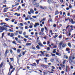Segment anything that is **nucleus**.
Here are the masks:
<instances>
[{
	"instance_id": "1",
	"label": "nucleus",
	"mask_w": 75,
	"mask_h": 75,
	"mask_svg": "<svg viewBox=\"0 0 75 75\" xmlns=\"http://www.w3.org/2000/svg\"><path fill=\"white\" fill-rule=\"evenodd\" d=\"M59 50H61V47H62H62L63 48H64L66 46V44L65 43H64V42L63 41H61L59 43Z\"/></svg>"
},
{
	"instance_id": "2",
	"label": "nucleus",
	"mask_w": 75,
	"mask_h": 75,
	"mask_svg": "<svg viewBox=\"0 0 75 75\" xmlns=\"http://www.w3.org/2000/svg\"><path fill=\"white\" fill-rule=\"evenodd\" d=\"M75 59V57L74 56H70L69 58V63L71 64L73 62L74 59Z\"/></svg>"
},
{
	"instance_id": "3",
	"label": "nucleus",
	"mask_w": 75,
	"mask_h": 75,
	"mask_svg": "<svg viewBox=\"0 0 75 75\" xmlns=\"http://www.w3.org/2000/svg\"><path fill=\"white\" fill-rule=\"evenodd\" d=\"M69 21H70V22L71 23V24H75V21H73V19L71 18L69 19Z\"/></svg>"
},
{
	"instance_id": "4",
	"label": "nucleus",
	"mask_w": 75,
	"mask_h": 75,
	"mask_svg": "<svg viewBox=\"0 0 75 75\" xmlns=\"http://www.w3.org/2000/svg\"><path fill=\"white\" fill-rule=\"evenodd\" d=\"M4 28H3L1 26H0V33H1V32H3L4 30Z\"/></svg>"
},
{
	"instance_id": "5",
	"label": "nucleus",
	"mask_w": 75,
	"mask_h": 75,
	"mask_svg": "<svg viewBox=\"0 0 75 75\" xmlns=\"http://www.w3.org/2000/svg\"><path fill=\"white\" fill-rule=\"evenodd\" d=\"M38 25H40V24L38 23H35V25H34V27L35 28L36 27H37Z\"/></svg>"
},
{
	"instance_id": "6",
	"label": "nucleus",
	"mask_w": 75,
	"mask_h": 75,
	"mask_svg": "<svg viewBox=\"0 0 75 75\" xmlns=\"http://www.w3.org/2000/svg\"><path fill=\"white\" fill-rule=\"evenodd\" d=\"M39 35H45V34L44 33L40 32L39 33Z\"/></svg>"
},
{
	"instance_id": "7",
	"label": "nucleus",
	"mask_w": 75,
	"mask_h": 75,
	"mask_svg": "<svg viewBox=\"0 0 75 75\" xmlns=\"http://www.w3.org/2000/svg\"><path fill=\"white\" fill-rule=\"evenodd\" d=\"M30 65H31L33 67H36V63H34L33 64H31Z\"/></svg>"
},
{
	"instance_id": "8",
	"label": "nucleus",
	"mask_w": 75,
	"mask_h": 75,
	"mask_svg": "<svg viewBox=\"0 0 75 75\" xmlns=\"http://www.w3.org/2000/svg\"><path fill=\"white\" fill-rule=\"evenodd\" d=\"M38 44L40 47H43V45L41 42H39Z\"/></svg>"
},
{
	"instance_id": "9",
	"label": "nucleus",
	"mask_w": 75,
	"mask_h": 75,
	"mask_svg": "<svg viewBox=\"0 0 75 75\" xmlns=\"http://www.w3.org/2000/svg\"><path fill=\"white\" fill-rule=\"evenodd\" d=\"M35 5H36V7H39V6H40V4L38 3H36Z\"/></svg>"
},
{
	"instance_id": "10",
	"label": "nucleus",
	"mask_w": 75,
	"mask_h": 75,
	"mask_svg": "<svg viewBox=\"0 0 75 75\" xmlns=\"http://www.w3.org/2000/svg\"><path fill=\"white\" fill-rule=\"evenodd\" d=\"M14 33H11V34L10 37H14Z\"/></svg>"
},
{
	"instance_id": "11",
	"label": "nucleus",
	"mask_w": 75,
	"mask_h": 75,
	"mask_svg": "<svg viewBox=\"0 0 75 75\" xmlns=\"http://www.w3.org/2000/svg\"><path fill=\"white\" fill-rule=\"evenodd\" d=\"M8 50H6L5 52V55H7V53H8Z\"/></svg>"
},
{
	"instance_id": "12",
	"label": "nucleus",
	"mask_w": 75,
	"mask_h": 75,
	"mask_svg": "<svg viewBox=\"0 0 75 75\" xmlns=\"http://www.w3.org/2000/svg\"><path fill=\"white\" fill-rule=\"evenodd\" d=\"M67 45L69 47H71V44L70 42H68L67 44Z\"/></svg>"
},
{
	"instance_id": "13",
	"label": "nucleus",
	"mask_w": 75,
	"mask_h": 75,
	"mask_svg": "<svg viewBox=\"0 0 75 75\" xmlns=\"http://www.w3.org/2000/svg\"><path fill=\"white\" fill-rule=\"evenodd\" d=\"M33 4L34 5H35L36 4V3L35 2V0H33Z\"/></svg>"
},
{
	"instance_id": "14",
	"label": "nucleus",
	"mask_w": 75,
	"mask_h": 75,
	"mask_svg": "<svg viewBox=\"0 0 75 75\" xmlns=\"http://www.w3.org/2000/svg\"><path fill=\"white\" fill-rule=\"evenodd\" d=\"M30 11L31 13H33V14H34V10H33V9H31L30 10Z\"/></svg>"
},
{
	"instance_id": "15",
	"label": "nucleus",
	"mask_w": 75,
	"mask_h": 75,
	"mask_svg": "<svg viewBox=\"0 0 75 75\" xmlns=\"http://www.w3.org/2000/svg\"><path fill=\"white\" fill-rule=\"evenodd\" d=\"M60 65L61 66V67H65V65L63 64H60Z\"/></svg>"
},
{
	"instance_id": "16",
	"label": "nucleus",
	"mask_w": 75,
	"mask_h": 75,
	"mask_svg": "<svg viewBox=\"0 0 75 75\" xmlns=\"http://www.w3.org/2000/svg\"><path fill=\"white\" fill-rule=\"evenodd\" d=\"M26 45L27 46H28V45H31V43H27L26 44Z\"/></svg>"
},
{
	"instance_id": "17",
	"label": "nucleus",
	"mask_w": 75,
	"mask_h": 75,
	"mask_svg": "<svg viewBox=\"0 0 75 75\" xmlns=\"http://www.w3.org/2000/svg\"><path fill=\"white\" fill-rule=\"evenodd\" d=\"M36 48H37L38 50H40V46H39V45H37Z\"/></svg>"
},
{
	"instance_id": "18",
	"label": "nucleus",
	"mask_w": 75,
	"mask_h": 75,
	"mask_svg": "<svg viewBox=\"0 0 75 75\" xmlns=\"http://www.w3.org/2000/svg\"><path fill=\"white\" fill-rule=\"evenodd\" d=\"M6 23L4 22H2L0 23L1 25H6Z\"/></svg>"
},
{
	"instance_id": "19",
	"label": "nucleus",
	"mask_w": 75,
	"mask_h": 75,
	"mask_svg": "<svg viewBox=\"0 0 75 75\" xmlns=\"http://www.w3.org/2000/svg\"><path fill=\"white\" fill-rule=\"evenodd\" d=\"M58 13H59V12H58V10H56L55 13V15H57Z\"/></svg>"
},
{
	"instance_id": "20",
	"label": "nucleus",
	"mask_w": 75,
	"mask_h": 75,
	"mask_svg": "<svg viewBox=\"0 0 75 75\" xmlns=\"http://www.w3.org/2000/svg\"><path fill=\"white\" fill-rule=\"evenodd\" d=\"M56 50H57V49H54L53 50V54H55V52H56Z\"/></svg>"
},
{
	"instance_id": "21",
	"label": "nucleus",
	"mask_w": 75,
	"mask_h": 75,
	"mask_svg": "<svg viewBox=\"0 0 75 75\" xmlns=\"http://www.w3.org/2000/svg\"><path fill=\"white\" fill-rule=\"evenodd\" d=\"M54 61V59H52L50 60V61L52 62H53Z\"/></svg>"
},
{
	"instance_id": "22",
	"label": "nucleus",
	"mask_w": 75,
	"mask_h": 75,
	"mask_svg": "<svg viewBox=\"0 0 75 75\" xmlns=\"http://www.w3.org/2000/svg\"><path fill=\"white\" fill-rule=\"evenodd\" d=\"M19 27L20 29H21V30H24L23 27H22V26H19Z\"/></svg>"
},
{
	"instance_id": "23",
	"label": "nucleus",
	"mask_w": 75,
	"mask_h": 75,
	"mask_svg": "<svg viewBox=\"0 0 75 75\" xmlns=\"http://www.w3.org/2000/svg\"><path fill=\"white\" fill-rule=\"evenodd\" d=\"M44 28H42L41 29V32H42V33H43V32H44Z\"/></svg>"
},
{
	"instance_id": "24",
	"label": "nucleus",
	"mask_w": 75,
	"mask_h": 75,
	"mask_svg": "<svg viewBox=\"0 0 75 75\" xmlns=\"http://www.w3.org/2000/svg\"><path fill=\"white\" fill-rule=\"evenodd\" d=\"M39 7L41 8V9H43V8H44V7L42 6H41V5H40L39 6Z\"/></svg>"
},
{
	"instance_id": "25",
	"label": "nucleus",
	"mask_w": 75,
	"mask_h": 75,
	"mask_svg": "<svg viewBox=\"0 0 75 75\" xmlns=\"http://www.w3.org/2000/svg\"><path fill=\"white\" fill-rule=\"evenodd\" d=\"M13 66L12 65H11L10 66V69H9V71H10V69H13Z\"/></svg>"
},
{
	"instance_id": "26",
	"label": "nucleus",
	"mask_w": 75,
	"mask_h": 75,
	"mask_svg": "<svg viewBox=\"0 0 75 75\" xmlns=\"http://www.w3.org/2000/svg\"><path fill=\"white\" fill-rule=\"evenodd\" d=\"M48 2L49 3V4H51L52 3L51 1V0H48Z\"/></svg>"
},
{
	"instance_id": "27",
	"label": "nucleus",
	"mask_w": 75,
	"mask_h": 75,
	"mask_svg": "<svg viewBox=\"0 0 75 75\" xmlns=\"http://www.w3.org/2000/svg\"><path fill=\"white\" fill-rule=\"evenodd\" d=\"M8 31H9V32H13V30L11 29H8Z\"/></svg>"
},
{
	"instance_id": "28",
	"label": "nucleus",
	"mask_w": 75,
	"mask_h": 75,
	"mask_svg": "<svg viewBox=\"0 0 75 75\" xmlns=\"http://www.w3.org/2000/svg\"><path fill=\"white\" fill-rule=\"evenodd\" d=\"M30 20L31 21H35V20L34 19H33V18H31Z\"/></svg>"
},
{
	"instance_id": "29",
	"label": "nucleus",
	"mask_w": 75,
	"mask_h": 75,
	"mask_svg": "<svg viewBox=\"0 0 75 75\" xmlns=\"http://www.w3.org/2000/svg\"><path fill=\"white\" fill-rule=\"evenodd\" d=\"M3 28H4V30H6V31H7V28H4V27H3Z\"/></svg>"
},
{
	"instance_id": "30",
	"label": "nucleus",
	"mask_w": 75,
	"mask_h": 75,
	"mask_svg": "<svg viewBox=\"0 0 75 75\" xmlns=\"http://www.w3.org/2000/svg\"><path fill=\"white\" fill-rule=\"evenodd\" d=\"M20 51H21V50H20V49H18L17 50V52L18 53L20 52Z\"/></svg>"
},
{
	"instance_id": "31",
	"label": "nucleus",
	"mask_w": 75,
	"mask_h": 75,
	"mask_svg": "<svg viewBox=\"0 0 75 75\" xmlns=\"http://www.w3.org/2000/svg\"><path fill=\"white\" fill-rule=\"evenodd\" d=\"M67 61V60H64L63 62V64H65V62Z\"/></svg>"
},
{
	"instance_id": "32",
	"label": "nucleus",
	"mask_w": 75,
	"mask_h": 75,
	"mask_svg": "<svg viewBox=\"0 0 75 75\" xmlns=\"http://www.w3.org/2000/svg\"><path fill=\"white\" fill-rule=\"evenodd\" d=\"M15 70V68H14L12 70L11 74L13 72H14V70Z\"/></svg>"
},
{
	"instance_id": "33",
	"label": "nucleus",
	"mask_w": 75,
	"mask_h": 75,
	"mask_svg": "<svg viewBox=\"0 0 75 75\" xmlns=\"http://www.w3.org/2000/svg\"><path fill=\"white\" fill-rule=\"evenodd\" d=\"M40 60H36V62L37 63V64H38Z\"/></svg>"
},
{
	"instance_id": "34",
	"label": "nucleus",
	"mask_w": 75,
	"mask_h": 75,
	"mask_svg": "<svg viewBox=\"0 0 75 75\" xmlns=\"http://www.w3.org/2000/svg\"><path fill=\"white\" fill-rule=\"evenodd\" d=\"M27 17H29V18L30 19L31 18V15H28L27 16Z\"/></svg>"
},
{
	"instance_id": "35",
	"label": "nucleus",
	"mask_w": 75,
	"mask_h": 75,
	"mask_svg": "<svg viewBox=\"0 0 75 75\" xmlns=\"http://www.w3.org/2000/svg\"><path fill=\"white\" fill-rule=\"evenodd\" d=\"M19 25L20 26H23V23H21L19 24Z\"/></svg>"
},
{
	"instance_id": "36",
	"label": "nucleus",
	"mask_w": 75,
	"mask_h": 75,
	"mask_svg": "<svg viewBox=\"0 0 75 75\" xmlns=\"http://www.w3.org/2000/svg\"><path fill=\"white\" fill-rule=\"evenodd\" d=\"M3 66V63H2L0 65V68H1Z\"/></svg>"
},
{
	"instance_id": "37",
	"label": "nucleus",
	"mask_w": 75,
	"mask_h": 75,
	"mask_svg": "<svg viewBox=\"0 0 75 75\" xmlns=\"http://www.w3.org/2000/svg\"><path fill=\"white\" fill-rule=\"evenodd\" d=\"M20 8H21V6H18V8H17V10H20Z\"/></svg>"
},
{
	"instance_id": "38",
	"label": "nucleus",
	"mask_w": 75,
	"mask_h": 75,
	"mask_svg": "<svg viewBox=\"0 0 75 75\" xmlns=\"http://www.w3.org/2000/svg\"><path fill=\"white\" fill-rule=\"evenodd\" d=\"M19 34H22V31L18 32Z\"/></svg>"
},
{
	"instance_id": "39",
	"label": "nucleus",
	"mask_w": 75,
	"mask_h": 75,
	"mask_svg": "<svg viewBox=\"0 0 75 75\" xmlns=\"http://www.w3.org/2000/svg\"><path fill=\"white\" fill-rule=\"evenodd\" d=\"M66 50L67 51H69V48H67L66 49Z\"/></svg>"
},
{
	"instance_id": "40",
	"label": "nucleus",
	"mask_w": 75,
	"mask_h": 75,
	"mask_svg": "<svg viewBox=\"0 0 75 75\" xmlns=\"http://www.w3.org/2000/svg\"><path fill=\"white\" fill-rule=\"evenodd\" d=\"M12 43H13V44H16V41H13V42H12Z\"/></svg>"
},
{
	"instance_id": "41",
	"label": "nucleus",
	"mask_w": 75,
	"mask_h": 75,
	"mask_svg": "<svg viewBox=\"0 0 75 75\" xmlns=\"http://www.w3.org/2000/svg\"><path fill=\"white\" fill-rule=\"evenodd\" d=\"M17 41L19 43V44H21V40L18 41Z\"/></svg>"
},
{
	"instance_id": "42",
	"label": "nucleus",
	"mask_w": 75,
	"mask_h": 75,
	"mask_svg": "<svg viewBox=\"0 0 75 75\" xmlns=\"http://www.w3.org/2000/svg\"><path fill=\"white\" fill-rule=\"evenodd\" d=\"M66 71L68 72V66H66Z\"/></svg>"
},
{
	"instance_id": "43",
	"label": "nucleus",
	"mask_w": 75,
	"mask_h": 75,
	"mask_svg": "<svg viewBox=\"0 0 75 75\" xmlns=\"http://www.w3.org/2000/svg\"><path fill=\"white\" fill-rule=\"evenodd\" d=\"M32 48L33 49V50H35V47H34L33 46H32Z\"/></svg>"
},
{
	"instance_id": "44",
	"label": "nucleus",
	"mask_w": 75,
	"mask_h": 75,
	"mask_svg": "<svg viewBox=\"0 0 75 75\" xmlns=\"http://www.w3.org/2000/svg\"><path fill=\"white\" fill-rule=\"evenodd\" d=\"M47 7L45 6L44 7H43V10H45V9H47Z\"/></svg>"
},
{
	"instance_id": "45",
	"label": "nucleus",
	"mask_w": 75,
	"mask_h": 75,
	"mask_svg": "<svg viewBox=\"0 0 75 75\" xmlns=\"http://www.w3.org/2000/svg\"><path fill=\"white\" fill-rule=\"evenodd\" d=\"M47 50H48V51L50 50V48L49 47H48L47 48Z\"/></svg>"
},
{
	"instance_id": "46",
	"label": "nucleus",
	"mask_w": 75,
	"mask_h": 75,
	"mask_svg": "<svg viewBox=\"0 0 75 75\" xmlns=\"http://www.w3.org/2000/svg\"><path fill=\"white\" fill-rule=\"evenodd\" d=\"M29 20V19H28V18H27V17H26L25 18V20L26 21V20Z\"/></svg>"
},
{
	"instance_id": "47",
	"label": "nucleus",
	"mask_w": 75,
	"mask_h": 75,
	"mask_svg": "<svg viewBox=\"0 0 75 75\" xmlns=\"http://www.w3.org/2000/svg\"><path fill=\"white\" fill-rule=\"evenodd\" d=\"M17 17H18V16H20V13H17Z\"/></svg>"
},
{
	"instance_id": "48",
	"label": "nucleus",
	"mask_w": 75,
	"mask_h": 75,
	"mask_svg": "<svg viewBox=\"0 0 75 75\" xmlns=\"http://www.w3.org/2000/svg\"><path fill=\"white\" fill-rule=\"evenodd\" d=\"M29 28H33V25H30L29 26Z\"/></svg>"
},
{
	"instance_id": "49",
	"label": "nucleus",
	"mask_w": 75,
	"mask_h": 75,
	"mask_svg": "<svg viewBox=\"0 0 75 75\" xmlns=\"http://www.w3.org/2000/svg\"><path fill=\"white\" fill-rule=\"evenodd\" d=\"M24 37L25 38H28V35H25Z\"/></svg>"
},
{
	"instance_id": "50",
	"label": "nucleus",
	"mask_w": 75,
	"mask_h": 75,
	"mask_svg": "<svg viewBox=\"0 0 75 75\" xmlns=\"http://www.w3.org/2000/svg\"><path fill=\"white\" fill-rule=\"evenodd\" d=\"M57 37H58V35H57L54 36V38H57Z\"/></svg>"
},
{
	"instance_id": "51",
	"label": "nucleus",
	"mask_w": 75,
	"mask_h": 75,
	"mask_svg": "<svg viewBox=\"0 0 75 75\" xmlns=\"http://www.w3.org/2000/svg\"><path fill=\"white\" fill-rule=\"evenodd\" d=\"M25 29H27V28H28V26H25Z\"/></svg>"
},
{
	"instance_id": "52",
	"label": "nucleus",
	"mask_w": 75,
	"mask_h": 75,
	"mask_svg": "<svg viewBox=\"0 0 75 75\" xmlns=\"http://www.w3.org/2000/svg\"><path fill=\"white\" fill-rule=\"evenodd\" d=\"M54 6H55V7H57V8L58 7V5L57 4H55Z\"/></svg>"
},
{
	"instance_id": "53",
	"label": "nucleus",
	"mask_w": 75,
	"mask_h": 75,
	"mask_svg": "<svg viewBox=\"0 0 75 75\" xmlns=\"http://www.w3.org/2000/svg\"><path fill=\"white\" fill-rule=\"evenodd\" d=\"M61 3H63L64 2V1L63 0H59Z\"/></svg>"
},
{
	"instance_id": "54",
	"label": "nucleus",
	"mask_w": 75,
	"mask_h": 75,
	"mask_svg": "<svg viewBox=\"0 0 75 75\" xmlns=\"http://www.w3.org/2000/svg\"><path fill=\"white\" fill-rule=\"evenodd\" d=\"M27 39L25 38L24 39V41L25 42H26L27 41Z\"/></svg>"
},
{
	"instance_id": "55",
	"label": "nucleus",
	"mask_w": 75,
	"mask_h": 75,
	"mask_svg": "<svg viewBox=\"0 0 75 75\" xmlns=\"http://www.w3.org/2000/svg\"><path fill=\"white\" fill-rule=\"evenodd\" d=\"M40 52H41L42 54V55H44V54L43 52H42V51H40Z\"/></svg>"
},
{
	"instance_id": "56",
	"label": "nucleus",
	"mask_w": 75,
	"mask_h": 75,
	"mask_svg": "<svg viewBox=\"0 0 75 75\" xmlns=\"http://www.w3.org/2000/svg\"><path fill=\"white\" fill-rule=\"evenodd\" d=\"M50 20L51 21V22H52V19H50L48 20V21H49Z\"/></svg>"
},
{
	"instance_id": "57",
	"label": "nucleus",
	"mask_w": 75,
	"mask_h": 75,
	"mask_svg": "<svg viewBox=\"0 0 75 75\" xmlns=\"http://www.w3.org/2000/svg\"><path fill=\"white\" fill-rule=\"evenodd\" d=\"M32 17H33V18H37V17L35 16H33Z\"/></svg>"
},
{
	"instance_id": "58",
	"label": "nucleus",
	"mask_w": 75,
	"mask_h": 75,
	"mask_svg": "<svg viewBox=\"0 0 75 75\" xmlns=\"http://www.w3.org/2000/svg\"><path fill=\"white\" fill-rule=\"evenodd\" d=\"M10 52H11V53H13V50H12L10 49Z\"/></svg>"
},
{
	"instance_id": "59",
	"label": "nucleus",
	"mask_w": 75,
	"mask_h": 75,
	"mask_svg": "<svg viewBox=\"0 0 75 75\" xmlns=\"http://www.w3.org/2000/svg\"><path fill=\"white\" fill-rule=\"evenodd\" d=\"M28 14H29V15H30L31 14V12H30L28 11Z\"/></svg>"
},
{
	"instance_id": "60",
	"label": "nucleus",
	"mask_w": 75,
	"mask_h": 75,
	"mask_svg": "<svg viewBox=\"0 0 75 75\" xmlns=\"http://www.w3.org/2000/svg\"><path fill=\"white\" fill-rule=\"evenodd\" d=\"M4 12H6V10L5 8L4 9Z\"/></svg>"
},
{
	"instance_id": "61",
	"label": "nucleus",
	"mask_w": 75,
	"mask_h": 75,
	"mask_svg": "<svg viewBox=\"0 0 75 75\" xmlns=\"http://www.w3.org/2000/svg\"><path fill=\"white\" fill-rule=\"evenodd\" d=\"M14 34H15V35H18V34L17 33H14Z\"/></svg>"
},
{
	"instance_id": "62",
	"label": "nucleus",
	"mask_w": 75,
	"mask_h": 75,
	"mask_svg": "<svg viewBox=\"0 0 75 75\" xmlns=\"http://www.w3.org/2000/svg\"><path fill=\"white\" fill-rule=\"evenodd\" d=\"M11 33H8V36H10V35H11Z\"/></svg>"
},
{
	"instance_id": "63",
	"label": "nucleus",
	"mask_w": 75,
	"mask_h": 75,
	"mask_svg": "<svg viewBox=\"0 0 75 75\" xmlns=\"http://www.w3.org/2000/svg\"><path fill=\"white\" fill-rule=\"evenodd\" d=\"M57 48V46L56 45L54 46L53 47V48Z\"/></svg>"
},
{
	"instance_id": "64",
	"label": "nucleus",
	"mask_w": 75,
	"mask_h": 75,
	"mask_svg": "<svg viewBox=\"0 0 75 75\" xmlns=\"http://www.w3.org/2000/svg\"><path fill=\"white\" fill-rule=\"evenodd\" d=\"M50 44V42L49 41H47V45H48V44Z\"/></svg>"
}]
</instances>
